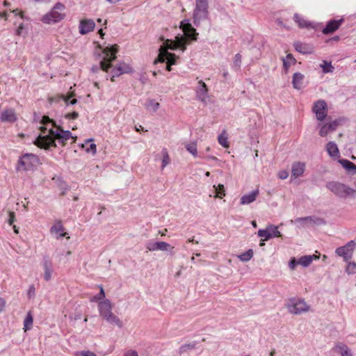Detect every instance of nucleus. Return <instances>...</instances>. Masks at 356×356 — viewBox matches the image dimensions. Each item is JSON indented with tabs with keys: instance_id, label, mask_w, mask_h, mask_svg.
Instances as JSON below:
<instances>
[{
	"instance_id": "nucleus-12",
	"label": "nucleus",
	"mask_w": 356,
	"mask_h": 356,
	"mask_svg": "<svg viewBox=\"0 0 356 356\" xmlns=\"http://www.w3.org/2000/svg\"><path fill=\"white\" fill-rule=\"evenodd\" d=\"M327 108V103L324 100H318L314 103L312 110L318 120L323 121L326 118Z\"/></svg>"
},
{
	"instance_id": "nucleus-9",
	"label": "nucleus",
	"mask_w": 356,
	"mask_h": 356,
	"mask_svg": "<svg viewBox=\"0 0 356 356\" xmlns=\"http://www.w3.org/2000/svg\"><path fill=\"white\" fill-rule=\"evenodd\" d=\"M356 248V243L355 241H350L345 245L337 248L335 253L343 258V260L348 262L352 258L354 250Z\"/></svg>"
},
{
	"instance_id": "nucleus-19",
	"label": "nucleus",
	"mask_w": 356,
	"mask_h": 356,
	"mask_svg": "<svg viewBox=\"0 0 356 356\" xmlns=\"http://www.w3.org/2000/svg\"><path fill=\"white\" fill-rule=\"evenodd\" d=\"M0 120L3 122H14L17 120V115L13 108H6L0 113Z\"/></svg>"
},
{
	"instance_id": "nucleus-18",
	"label": "nucleus",
	"mask_w": 356,
	"mask_h": 356,
	"mask_svg": "<svg viewBox=\"0 0 356 356\" xmlns=\"http://www.w3.org/2000/svg\"><path fill=\"white\" fill-rule=\"evenodd\" d=\"M343 21V19L329 21L326 26L323 29L322 32L325 35L332 33L339 28Z\"/></svg>"
},
{
	"instance_id": "nucleus-5",
	"label": "nucleus",
	"mask_w": 356,
	"mask_h": 356,
	"mask_svg": "<svg viewBox=\"0 0 356 356\" xmlns=\"http://www.w3.org/2000/svg\"><path fill=\"white\" fill-rule=\"evenodd\" d=\"M286 307L289 312L294 315H299L309 310V306L304 300L296 298L289 299Z\"/></svg>"
},
{
	"instance_id": "nucleus-42",
	"label": "nucleus",
	"mask_w": 356,
	"mask_h": 356,
	"mask_svg": "<svg viewBox=\"0 0 356 356\" xmlns=\"http://www.w3.org/2000/svg\"><path fill=\"white\" fill-rule=\"evenodd\" d=\"M346 272L349 274H355L356 273V264L354 262H348L346 268Z\"/></svg>"
},
{
	"instance_id": "nucleus-20",
	"label": "nucleus",
	"mask_w": 356,
	"mask_h": 356,
	"mask_svg": "<svg viewBox=\"0 0 356 356\" xmlns=\"http://www.w3.org/2000/svg\"><path fill=\"white\" fill-rule=\"evenodd\" d=\"M95 24L92 19H83L80 22L79 33L81 35H85L93 31Z\"/></svg>"
},
{
	"instance_id": "nucleus-11",
	"label": "nucleus",
	"mask_w": 356,
	"mask_h": 356,
	"mask_svg": "<svg viewBox=\"0 0 356 356\" xmlns=\"http://www.w3.org/2000/svg\"><path fill=\"white\" fill-rule=\"evenodd\" d=\"M146 248L151 252L161 250L170 252L171 254L174 253V247L164 241H149L146 244Z\"/></svg>"
},
{
	"instance_id": "nucleus-40",
	"label": "nucleus",
	"mask_w": 356,
	"mask_h": 356,
	"mask_svg": "<svg viewBox=\"0 0 356 356\" xmlns=\"http://www.w3.org/2000/svg\"><path fill=\"white\" fill-rule=\"evenodd\" d=\"M269 233L271 234L273 237H279L281 236L280 232H279L277 227L270 225L266 229Z\"/></svg>"
},
{
	"instance_id": "nucleus-17",
	"label": "nucleus",
	"mask_w": 356,
	"mask_h": 356,
	"mask_svg": "<svg viewBox=\"0 0 356 356\" xmlns=\"http://www.w3.org/2000/svg\"><path fill=\"white\" fill-rule=\"evenodd\" d=\"M131 72V67L125 63H120L118 64L116 67L113 68L111 71L113 74L111 81H114V78L115 76H119L120 75L125 73H129Z\"/></svg>"
},
{
	"instance_id": "nucleus-6",
	"label": "nucleus",
	"mask_w": 356,
	"mask_h": 356,
	"mask_svg": "<svg viewBox=\"0 0 356 356\" xmlns=\"http://www.w3.org/2000/svg\"><path fill=\"white\" fill-rule=\"evenodd\" d=\"M326 187L334 194L343 198L353 195L355 192L353 188L338 181H329L327 183Z\"/></svg>"
},
{
	"instance_id": "nucleus-24",
	"label": "nucleus",
	"mask_w": 356,
	"mask_h": 356,
	"mask_svg": "<svg viewBox=\"0 0 356 356\" xmlns=\"http://www.w3.org/2000/svg\"><path fill=\"white\" fill-rule=\"evenodd\" d=\"M334 350L339 352L341 356H353L350 349L342 342H337L334 346Z\"/></svg>"
},
{
	"instance_id": "nucleus-43",
	"label": "nucleus",
	"mask_w": 356,
	"mask_h": 356,
	"mask_svg": "<svg viewBox=\"0 0 356 356\" xmlns=\"http://www.w3.org/2000/svg\"><path fill=\"white\" fill-rule=\"evenodd\" d=\"M99 288V293L92 298V301H97L99 300H102L105 298V293L102 286H100Z\"/></svg>"
},
{
	"instance_id": "nucleus-62",
	"label": "nucleus",
	"mask_w": 356,
	"mask_h": 356,
	"mask_svg": "<svg viewBox=\"0 0 356 356\" xmlns=\"http://www.w3.org/2000/svg\"><path fill=\"white\" fill-rule=\"evenodd\" d=\"M40 129H41V131L44 134L46 133V131H47V128L46 127H42Z\"/></svg>"
},
{
	"instance_id": "nucleus-63",
	"label": "nucleus",
	"mask_w": 356,
	"mask_h": 356,
	"mask_svg": "<svg viewBox=\"0 0 356 356\" xmlns=\"http://www.w3.org/2000/svg\"><path fill=\"white\" fill-rule=\"evenodd\" d=\"M60 187H61L62 188L65 189V190H66V189H67V188H66V184H65V182H62V183H60Z\"/></svg>"
},
{
	"instance_id": "nucleus-41",
	"label": "nucleus",
	"mask_w": 356,
	"mask_h": 356,
	"mask_svg": "<svg viewBox=\"0 0 356 356\" xmlns=\"http://www.w3.org/2000/svg\"><path fill=\"white\" fill-rule=\"evenodd\" d=\"M162 153H163V159H162L161 168H162V169H163L167 165H168L170 163V157H169V155L168 154L166 149H163L162 151Z\"/></svg>"
},
{
	"instance_id": "nucleus-10",
	"label": "nucleus",
	"mask_w": 356,
	"mask_h": 356,
	"mask_svg": "<svg viewBox=\"0 0 356 356\" xmlns=\"http://www.w3.org/2000/svg\"><path fill=\"white\" fill-rule=\"evenodd\" d=\"M293 19L298 24L300 29H314L316 31L321 29L323 27L322 23H316L306 20L300 15L296 13L293 16Z\"/></svg>"
},
{
	"instance_id": "nucleus-38",
	"label": "nucleus",
	"mask_w": 356,
	"mask_h": 356,
	"mask_svg": "<svg viewBox=\"0 0 356 356\" xmlns=\"http://www.w3.org/2000/svg\"><path fill=\"white\" fill-rule=\"evenodd\" d=\"M257 234L259 237L263 238V241H268L273 237L270 233H269L266 229H259L257 232Z\"/></svg>"
},
{
	"instance_id": "nucleus-39",
	"label": "nucleus",
	"mask_w": 356,
	"mask_h": 356,
	"mask_svg": "<svg viewBox=\"0 0 356 356\" xmlns=\"http://www.w3.org/2000/svg\"><path fill=\"white\" fill-rule=\"evenodd\" d=\"M213 188H215L217 193L216 197L222 198L225 195L224 185L218 184V186L214 185Z\"/></svg>"
},
{
	"instance_id": "nucleus-51",
	"label": "nucleus",
	"mask_w": 356,
	"mask_h": 356,
	"mask_svg": "<svg viewBox=\"0 0 356 356\" xmlns=\"http://www.w3.org/2000/svg\"><path fill=\"white\" fill-rule=\"evenodd\" d=\"M280 179H286L289 177V173L286 170H281L277 174Z\"/></svg>"
},
{
	"instance_id": "nucleus-56",
	"label": "nucleus",
	"mask_w": 356,
	"mask_h": 356,
	"mask_svg": "<svg viewBox=\"0 0 356 356\" xmlns=\"http://www.w3.org/2000/svg\"><path fill=\"white\" fill-rule=\"evenodd\" d=\"M6 305L4 299L0 298V313L3 310Z\"/></svg>"
},
{
	"instance_id": "nucleus-45",
	"label": "nucleus",
	"mask_w": 356,
	"mask_h": 356,
	"mask_svg": "<svg viewBox=\"0 0 356 356\" xmlns=\"http://www.w3.org/2000/svg\"><path fill=\"white\" fill-rule=\"evenodd\" d=\"M74 356H97V355L95 353L91 352L90 350H83L80 352H76L74 354Z\"/></svg>"
},
{
	"instance_id": "nucleus-34",
	"label": "nucleus",
	"mask_w": 356,
	"mask_h": 356,
	"mask_svg": "<svg viewBox=\"0 0 356 356\" xmlns=\"http://www.w3.org/2000/svg\"><path fill=\"white\" fill-rule=\"evenodd\" d=\"M145 106L147 109L155 112L159 108V103L156 102L154 99H149L146 103Z\"/></svg>"
},
{
	"instance_id": "nucleus-21",
	"label": "nucleus",
	"mask_w": 356,
	"mask_h": 356,
	"mask_svg": "<svg viewBox=\"0 0 356 356\" xmlns=\"http://www.w3.org/2000/svg\"><path fill=\"white\" fill-rule=\"evenodd\" d=\"M259 194V191L258 188L251 191L250 193L248 194L243 195L240 200V204H249L254 201H255L257 197Z\"/></svg>"
},
{
	"instance_id": "nucleus-58",
	"label": "nucleus",
	"mask_w": 356,
	"mask_h": 356,
	"mask_svg": "<svg viewBox=\"0 0 356 356\" xmlns=\"http://www.w3.org/2000/svg\"><path fill=\"white\" fill-rule=\"evenodd\" d=\"M23 28H24L23 24H21L19 26V27H18V29H17V35H20V34H21V30H22Z\"/></svg>"
},
{
	"instance_id": "nucleus-3",
	"label": "nucleus",
	"mask_w": 356,
	"mask_h": 356,
	"mask_svg": "<svg viewBox=\"0 0 356 356\" xmlns=\"http://www.w3.org/2000/svg\"><path fill=\"white\" fill-rule=\"evenodd\" d=\"M208 8V0L195 1V8L193 15V23L195 26H199L202 20L207 18L209 14Z\"/></svg>"
},
{
	"instance_id": "nucleus-60",
	"label": "nucleus",
	"mask_w": 356,
	"mask_h": 356,
	"mask_svg": "<svg viewBox=\"0 0 356 356\" xmlns=\"http://www.w3.org/2000/svg\"><path fill=\"white\" fill-rule=\"evenodd\" d=\"M33 1L35 2H38V3H48L51 0H33Z\"/></svg>"
},
{
	"instance_id": "nucleus-32",
	"label": "nucleus",
	"mask_w": 356,
	"mask_h": 356,
	"mask_svg": "<svg viewBox=\"0 0 356 356\" xmlns=\"http://www.w3.org/2000/svg\"><path fill=\"white\" fill-rule=\"evenodd\" d=\"M320 67L322 68L323 72L325 74L332 72L334 69L332 65V63L326 60H323L322 63L320 64Z\"/></svg>"
},
{
	"instance_id": "nucleus-55",
	"label": "nucleus",
	"mask_w": 356,
	"mask_h": 356,
	"mask_svg": "<svg viewBox=\"0 0 356 356\" xmlns=\"http://www.w3.org/2000/svg\"><path fill=\"white\" fill-rule=\"evenodd\" d=\"M123 356H138V355L135 350H129L125 353Z\"/></svg>"
},
{
	"instance_id": "nucleus-4",
	"label": "nucleus",
	"mask_w": 356,
	"mask_h": 356,
	"mask_svg": "<svg viewBox=\"0 0 356 356\" xmlns=\"http://www.w3.org/2000/svg\"><path fill=\"white\" fill-rule=\"evenodd\" d=\"M64 10L65 6L63 3L58 2L55 4L50 12L45 14L42 17L41 20L45 24L56 23L64 18L65 14L61 13Z\"/></svg>"
},
{
	"instance_id": "nucleus-27",
	"label": "nucleus",
	"mask_w": 356,
	"mask_h": 356,
	"mask_svg": "<svg viewBox=\"0 0 356 356\" xmlns=\"http://www.w3.org/2000/svg\"><path fill=\"white\" fill-rule=\"evenodd\" d=\"M339 162L341 165L352 175L356 174V165L347 159H340Z\"/></svg>"
},
{
	"instance_id": "nucleus-57",
	"label": "nucleus",
	"mask_w": 356,
	"mask_h": 356,
	"mask_svg": "<svg viewBox=\"0 0 356 356\" xmlns=\"http://www.w3.org/2000/svg\"><path fill=\"white\" fill-rule=\"evenodd\" d=\"M34 293H35V288L33 286H31L29 288V290L28 292V296L29 298H31L32 296H34Z\"/></svg>"
},
{
	"instance_id": "nucleus-53",
	"label": "nucleus",
	"mask_w": 356,
	"mask_h": 356,
	"mask_svg": "<svg viewBox=\"0 0 356 356\" xmlns=\"http://www.w3.org/2000/svg\"><path fill=\"white\" fill-rule=\"evenodd\" d=\"M87 152H92L93 154L96 153V145L95 143H91L89 147L86 149Z\"/></svg>"
},
{
	"instance_id": "nucleus-26",
	"label": "nucleus",
	"mask_w": 356,
	"mask_h": 356,
	"mask_svg": "<svg viewBox=\"0 0 356 356\" xmlns=\"http://www.w3.org/2000/svg\"><path fill=\"white\" fill-rule=\"evenodd\" d=\"M304 75L300 72H296L293 75L292 84L294 88L300 89L302 86Z\"/></svg>"
},
{
	"instance_id": "nucleus-14",
	"label": "nucleus",
	"mask_w": 356,
	"mask_h": 356,
	"mask_svg": "<svg viewBox=\"0 0 356 356\" xmlns=\"http://www.w3.org/2000/svg\"><path fill=\"white\" fill-rule=\"evenodd\" d=\"M113 305L111 302L108 299H104L98 304V309L99 315L104 320L109 317L113 314L112 312Z\"/></svg>"
},
{
	"instance_id": "nucleus-8",
	"label": "nucleus",
	"mask_w": 356,
	"mask_h": 356,
	"mask_svg": "<svg viewBox=\"0 0 356 356\" xmlns=\"http://www.w3.org/2000/svg\"><path fill=\"white\" fill-rule=\"evenodd\" d=\"M38 162V156L33 154H25L18 161L17 170H30Z\"/></svg>"
},
{
	"instance_id": "nucleus-31",
	"label": "nucleus",
	"mask_w": 356,
	"mask_h": 356,
	"mask_svg": "<svg viewBox=\"0 0 356 356\" xmlns=\"http://www.w3.org/2000/svg\"><path fill=\"white\" fill-rule=\"evenodd\" d=\"M70 97L71 96L65 97L63 95L60 97L62 99H54V98H52L49 99V102L50 104H53L54 102H58L60 100H63L67 104L74 105L76 104L77 100L76 99H72V100L70 101Z\"/></svg>"
},
{
	"instance_id": "nucleus-44",
	"label": "nucleus",
	"mask_w": 356,
	"mask_h": 356,
	"mask_svg": "<svg viewBox=\"0 0 356 356\" xmlns=\"http://www.w3.org/2000/svg\"><path fill=\"white\" fill-rule=\"evenodd\" d=\"M218 143L224 147H228L227 137L223 134L218 136Z\"/></svg>"
},
{
	"instance_id": "nucleus-29",
	"label": "nucleus",
	"mask_w": 356,
	"mask_h": 356,
	"mask_svg": "<svg viewBox=\"0 0 356 356\" xmlns=\"http://www.w3.org/2000/svg\"><path fill=\"white\" fill-rule=\"evenodd\" d=\"M283 67L286 72L289 70L291 65L296 64V60L292 54H289L285 58H282Z\"/></svg>"
},
{
	"instance_id": "nucleus-48",
	"label": "nucleus",
	"mask_w": 356,
	"mask_h": 356,
	"mask_svg": "<svg viewBox=\"0 0 356 356\" xmlns=\"http://www.w3.org/2000/svg\"><path fill=\"white\" fill-rule=\"evenodd\" d=\"M298 264V260H296V258H291V260L289 262V267L291 270H294Z\"/></svg>"
},
{
	"instance_id": "nucleus-64",
	"label": "nucleus",
	"mask_w": 356,
	"mask_h": 356,
	"mask_svg": "<svg viewBox=\"0 0 356 356\" xmlns=\"http://www.w3.org/2000/svg\"><path fill=\"white\" fill-rule=\"evenodd\" d=\"M135 129H136V131H139L140 129H143V127L141 125H140L139 127H136Z\"/></svg>"
},
{
	"instance_id": "nucleus-46",
	"label": "nucleus",
	"mask_w": 356,
	"mask_h": 356,
	"mask_svg": "<svg viewBox=\"0 0 356 356\" xmlns=\"http://www.w3.org/2000/svg\"><path fill=\"white\" fill-rule=\"evenodd\" d=\"M41 123L43 124L44 125H47L48 124L52 123V128H56L57 127L55 122L52 120H51L48 116H43Z\"/></svg>"
},
{
	"instance_id": "nucleus-33",
	"label": "nucleus",
	"mask_w": 356,
	"mask_h": 356,
	"mask_svg": "<svg viewBox=\"0 0 356 356\" xmlns=\"http://www.w3.org/2000/svg\"><path fill=\"white\" fill-rule=\"evenodd\" d=\"M254 252L252 249H249L245 252H243L238 256V259L244 262L250 261L253 257Z\"/></svg>"
},
{
	"instance_id": "nucleus-50",
	"label": "nucleus",
	"mask_w": 356,
	"mask_h": 356,
	"mask_svg": "<svg viewBox=\"0 0 356 356\" xmlns=\"http://www.w3.org/2000/svg\"><path fill=\"white\" fill-rule=\"evenodd\" d=\"M78 117H79V113L76 111H73L72 113H67L65 115V118L66 119L75 120V119L78 118Z\"/></svg>"
},
{
	"instance_id": "nucleus-13",
	"label": "nucleus",
	"mask_w": 356,
	"mask_h": 356,
	"mask_svg": "<svg viewBox=\"0 0 356 356\" xmlns=\"http://www.w3.org/2000/svg\"><path fill=\"white\" fill-rule=\"evenodd\" d=\"M339 124L340 121L339 120H335L326 124L319 123L318 124V127L320 128L319 135L321 137L326 136L329 133L335 131Z\"/></svg>"
},
{
	"instance_id": "nucleus-36",
	"label": "nucleus",
	"mask_w": 356,
	"mask_h": 356,
	"mask_svg": "<svg viewBox=\"0 0 356 356\" xmlns=\"http://www.w3.org/2000/svg\"><path fill=\"white\" fill-rule=\"evenodd\" d=\"M186 149L194 156H197V144L196 143H191L185 145Z\"/></svg>"
},
{
	"instance_id": "nucleus-28",
	"label": "nucleus",
	"mask_w": 356,
	"mask_h": 356,
	"mask_svg": "<svg viewBox=\"0 0 356 356\" xmlns=\"http://www.w3.org/2000/svg\"><path fill=\"white\" fill-rule=\"evenodd\" d=\"M318 259V257L314 254L302 256L300 258H299L298 264L303 267H307L311 264L314 259Z\"/></svg>"
},
{
	"instance_id": "nucleus-25",
	"label": "nucleus",
	"mask_w": 356,
	"mask_h": 356,
	"mask_svg": "<svg viewBox=\"0 0 356 356\" xmlns=\"http://www.w3.org/2000/svg\"><path fill=\"white\" fill-rule=\"evenodd\" d=\"M326 150L331 157L335 158L338 157L339 155L338 147L337 144L333 141H330L327 144Z\"/></svg>"
},
{
	"instance_id": "nucleus-16",
	"label": "nucleus",
	"mask_w": 356,
	"mask_h": 356,
	"mask_svg": "<svg viewBox=\"0 0 356 356\" xmlns=\"http://www.w3.org/2000/svg\"><path fill=\"white\" fill-rule=\"evenodd\" d=\"M294 222L296 223H299L301 225H304L305 223H309L311 225L325 224V222L323 218L315 217V216H307V217H303V218H297Z\"/></svg>"
},
{
	"instance_id": "nucleus-22",
	"label": "nucleus",
	"mask_w": 356,
	"mask_h": 356,
	"mask_svg": "<svg viewBox=\"0 0 356 356\" xmlns=\"http://www.w3.org/2000/svg\"><path fill=\"white\" fill-rule=\"evenodd\" d=\"M305 169V165L304 163L296 162L292 165L291 175L295 178L301 176Z\"/></svg>"
},
{
	"instance_id": "nucleus-7",
	"label": "nucleus",
	"mask_w": 356,
	"mask_h": 356,
	"mask_svg": "<svg viewBox=\"0 0 356 356\" xmlns=\"http://www.w3.org/2000/svg\"><path fill=\"white\" fill-rule=\"evenodd\" d=\"M118 51L116 45L106 47L103 53L104 54L102 60L100 62V67L105 72H108L109 69L112 67L111 63L115 60V54Z\"/></svg>"
},
{
	"instance_id": "nucleus-30",
	"label": "nucleus",
	"mask_w": 356,
	"mask_h": 356,
	"mask_svg": "<svg viewBox=\"0 0 356 356\" xmlns=\"http://www.w3.org/2000/svg\"><path fill=\"white\" fill-rule=\"evenodd\" d=\"M105 321L110 324L115 325L119 328H122L123 327L122 321L113 313L110 315L109 317L106 318Z\"/></svg>"
},
{
	"instance_id": "nucleus-54",
	"label": "nucleus",
	"mask_w": 356,
	"mask_h": 356,
	"mask_svg": "<svg viewBox=\"0 0 356 356\" xmlns=\"http://www.w3.org/2000/svg\"><path fill=\"white\" fill-rule=\"evenodd\" d=\"M44 278L46 281L50 280L51 277L52 270H44Z\"/></svg>"
},
{
	"instance_id": "nucleus-15",
	"label": "nucleus",
	"mask_w": 356,
	"mask_h": 356,
	"mask_svg": "<svg viewBox=\"0 0 356 356\" xmlns=\"http://www.w3.org/2000/svg\"><path fill=\"white\" fill-rule=\"evenodd\" d=\"M195 92L197 99L206 104L207 99L209 97L208 88L205 83L202 80L198 81V86L196 88Z\"/></svg>"
},
{
	"instance_id": "nucleus-2",
	"label": "nucleus",
	"mask_w": 356,
	"mask_h": 356,
	"mask_svg": "<svg viewBox=\"0 0 356 356\" xmlns=\"http://www.w3.org/2000/svg\"><path fill=\"white\" fill-rule=\"evenodd\" d=\"M70 138H73L71 131L68 130L65 131L58 127H56V129L51 127L48 130L47 134L39 136L36 138L35 144L41 148L48 149L50 147L56 146V140L64 145L65 142Z\"/></svg>"
},
{
	"instance_id": "nucleus-37",
	"label": "nucleus",
	"mask_w": 356,
	"mask_h": 356,
	"mask_svg": "<svg viewBox=\"0 0 356 356\" xmlns=\"http://www.w3.org/2000/svg\"><path fill=\"white\" fill-rule=\"evenodd\" d=\"M196 343L195 342L191 343H185L181 346L179 348V353L180 354L184 353L188 350H193L195 348Z\"/></svg>"
},
{
	"instance_id": "nucleus-59",
	"label": "nucleus",
	"mask_w": 356,
	"mask_h": 356,
	"mask_svg": "<svg viewBox=\"0 0 356 356\" xmlns=\"http://www.w3.org/2000/svg\"><path fill=\"white\" fill-rule=\"evenodd\" d=\"M106 1L111 4H114V3H116L119 1H120L121 0H106Z\"/></svg>"
},
{
	"instance_id": "nucleus-1",
	"label": "nucleus",
	"mask_w": 356,
	"mask_h": 356,
	"mask_svg": "<svg viewBox=\"0 0 356 356\" xmlns=\"http://www.w3.org/2000/svg\"><path fill=\"white\" fill-rule=\"evenodd\" d=\"M180 29L183 31L184 35L177 36L175 40H166L159 48L158 58L154 61V65L158 63L166 62V70L171 71V65L176 63V59L178 57L175 54L168 52V50L179 49L184 52L186 49V45L189 41L197 40L198 33L188 22V19L181 22Z\"/></svg>"
},
{
	"instance_id": "nucleus-49",
	"label": "nucleus",
	"mask_w": 356,
	"mask_h": 356,
	"mask_svg": "<svg viewBox=\"0 0 356 356\" xmlns=\"http://www.w3.org/2000/svg\"><path fill=\"white\" fill-rule=\"evenodd\" d=\"M241 63V55L240 54H236L234 56V65L236 67H240Z\"/></svg>"
},
{
	"instance_id": "nucleus-23",
	"label": "nucleus",
	"mask_w": 356,
	"mask_h": 356,
	"mask_svg": "<svg viewBox=\"0 0 356 356\" xmlns=\"http://www.w3.org/2000/svg\"><path fill=\"white\" fill-rule=\"evenodd\" d=\"M50 232L51 234H56L57 238L63 237L66 235V233L64 232V227L60 221L56 222V223L51 227Z\"/></svg>"
},
{
	"instance_id": "nucleus-47",
	"label": "nucleus",
	"mask_w": 356,
	"mask_h": 356,
	"mask_svg": "<svg viewBox=\"0 0 356 356\" xmlns=\"http://www.w3.org/2000/svg\"><path fill=\"white\" fill-rule=\"evenodd\" d=\"M43 268L44 270H52L51 261L47 258H44L43 261Z\"/></svg>"
},
{
	"instance_id": "nucleus-52",
	"label": "nucleus",
	"mask_w": 356,
	"mask_h": 356,
	"mask_svg": "<svg viewBox=\"0 0 356 356\" xmlns=\"http://www.w3.org/2000/svg\"><path fill=\"white\" fill-rule=\"evenodd\" d=\"M8 214H9V218L8 220V222L10 225H12L15 220V213L13 211H8Z\"/></svg>"
},
{
	"instance_id": "nucleus-35",
	"label": "nucleus",
	"mask_w": 356,
	"mask_h": 356,
	"mask_svg": "<svg viewBox=\"0 0 356 356\" xmlns=\"http://www.w3.org/2000/svg\"><path fill=\"white\" fill-rule=\"evenodd\" d=\"M33 316H32L30 312H29L24 321V326L25 330H29L31 327V326L33 325Z\"/></svg>"
},
{
	"instance_id": "nucleus-61",
	"label": "nucleus",
	"mask_w": 356,
	"mask_h": 356,
	"mask_svg": "<svg viewBox=\"0 0 356 356\" xmlns=\"http://www.w3.org/2000/svg\"><path fill=\"white\" fill-rule=\"evenodd\" d=\"M300 46H301V44H296V49L297 51H300V52H302V49H300Z\"/></svg>"
}]
</instances>
